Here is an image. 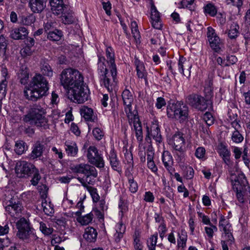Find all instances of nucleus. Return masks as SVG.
Returning <instances> with one entry per match:
<instances>
[{
	"mask_svg": "<svg viewBox=\"0 0 250 250\" xmlns=\"http://www.w3.org/2000/svg\"><path fill=\"white\" fill-rule=\"evenodd\" d=\"M236 192L237 198L240 203H243L247 200V197L246 195L247 190H243L242 191H238Z\"/></svg>",
	"mask_w": 250,
	"mask_h": 250,
	"instance_id": "13d9d810",
	"label": "nucleus"
},
{
	"mask_svg": "<svg viewBox=\"0 0 250 250\" xmlns=\"http://www.w3.org/2000/svg\"><path fill=\"white\" fill-rule=\"evenodd\" d=\"M219 228L221 231H223L227 237V239L230 241H232L233 239L232 234L231 233V227L230 224L227 220L223 218H222L219 221Z\"/></svg>",
	"mask_w": 250,
	"mask_h": 250,
	"instance_id": "4be33fe9",
	"label": "nucleus"
},
{
	"mask_svg": "<svg viewBox=\"0 0 250 250\" xmlns=\"http://www.w3.org/2000/svg\"><path fill=\"white\" fill-rule=\"evenodd\" d=\"M204 12L206 14H208L210 16H215L217 12V9L216 6L212 3H207L204 7Z\"/></svg>",
	"mask_w": 250,
	"mask_h": 250,
	"instance_id": "4c0bfd02",
	"label": "nucleus"
},
{
	"mask_svg": "<svg viewBox=\"0 0 250 250\" xmlns=\"http://www.w3.org/2000/svg\"><path fill=\"white\" fill-rule=\"evenodd\" d=\"M29 32L28 29L23 26L13 28L10 31V37L15 40H24L28 37Z\"/></svg>",
	"mask_w": 250,
	"mask_h": 250,
	"instance_id": "f3484780",
	"label": "nucleus"
},
{
	"mask_svg": "<svg viewBox=\"0 0 250 250\" xmlns=\"http://www.w3.org/2000/svg\"><path fill=\"white\" fill-rule=\"evenodd\" d=\"M65 151L68 156H75L78 153V148L74 142L66 141L65 143Z\"/></svg>",
	"mask_w": 250,
	"mask_h": 250,
	"instance_id": "2f4dec72",
	"label": "nucleus"
},
{
	"mask_svg": "<svg viewBox=\"0 0 250 250\" xmlns=\"http://www.w3.org/2000/svg\"><path fill=\"white\" fill-rule=\"evenodd\" d=\"M233 188L236 191L247 190L249 188L248 186V182L243 173H238L237 175H232L231 176Z\"/></svg>",
	"mask_w": 250,
	"mask_h": 250,
	"instance_id": "f8f14e48",
	"label": "nucleus"
},
{
	"mask_svg": "<svg viewBox=\"0 0 250 250\" xmlns=\"http://www.w3.org/2000/svg\"><path fill=\"white\" fill-rule=\"evenodd\" d=\"M119 208L120 209V213H121V216H123L124 214L128 210V207L126 203L122 200H120L119 203Z\"/></svg>",
	"mask_w": 250,
	"mask_h": 250,
	"instance_id": "bf43d9fd",
	"label": "nucleus"
},
{
	"mask_svg": "<svg viewBox=\"0 0 250 250\" xmlns=\"http://www.w3.org/2000/svg\"><path fill=\"white\" fill-rule=\"evenodd\" d=\"M144 199V200L147 202L152 203L154 201V197L152 192L147 191L145 192Z\"/></svg>",
	"mask_w": 250,
	"mask_h": 250,
	"instance_id": "774afa93",
	"label": "nucleus"
},
{
	"mask_svg": "<svg viewBox=\"0 0 250 250\" xmlns=\"http://www.w3.org/2000/svg\"><path fill=\"white\" fill-rule=\"evenodd\" d=\"M226 2L227 5L236 6L238 9L243 5V0H226Z\"/></svg>",
	"mask_w": 250,
	"mask_h": 250,
	"instance_id": "6e6d98bb",
	"label": "nucleus"
},
{
	"mask_svg": "<svg viewBox=\"0 0 250 250\" xmlns=\"http://www.w3.org/2000/svg\"><path fill=\"white\" fill-rule=\"evenodd\" d=\"M209 226L210 227H206L205 228V230L208 238L211 239L213 237L214 232L217 231V228L213 224Z\"/></svg>",
	"mask_w": 250,
	"mask_h": 250,
	"instance_id": "603ef678",
	"label": "nucleus"
},
{
	"mask_svg": "<svg viewBox=\"0 0 250 250\" xmlns=\"http://www.w3.org/2000/svg\"><path fill=\"white\" fill-rule=\"evenodd\" d=\"M134 247L135 250H142L143 246L139 237L136 236L134 239Z\"/></svg>",
	"mask_w": 250,
	"mask_h": 250,
	"instance_id": "338daca9",
	"label": "nucleus"
},
{
	"mask_svg": "<svg viewBox=\"0 0 250 250\" xmlns=\"http://www.w3.org/2000/svg\"><path fill=\"white\" fill-rule=\"evenodd\" d=\"M47 0H29V6L34 13H40L46 7Z\"/></svg>",
	"mask_w": 250,
	"mask_h": 250,
	"instance_id": "5701e85b",
	"label": "nucleus"
},
{
	"mask_svg": "<svg viewBox=\"0 0 250 250\" xmlns=\"http://www.w3.org/2000/svg\"><path fill=\"white\" fill-rule=\"evenodd\" d=\"M40 229L44 234L46 235L51 234L53 230V228L48 227L45 223L42 222L40 223Z\"/></svg>",
	"mask_w": 250,
	"mask_h": 250,
	"instance_id": "a18cd8bd",
	"label": "nucleus"
},
{
	"mask_svg": "<svg viewBox=\"0 0 250 250\" xmlns=\"http://www.w3.org/2000/svg\"><path fill=\"white\" fill-rule=\"evenodd\" d=\"M194 170L190 167H187L185 170V176L188 179H191L194 176Z\"/></svg>",
	"mask_w": 250,
	"mask_h": 250,
	"instance_id": "69168bd1",
	"label": "nucleus"
},
{
	"mask_svg": "<svg viewBox=\"0 0 250 250\" xmlns=\"http://www.w3.org/2000/svg\"><path fill=\"white\" fill-rule=\"evenodd\" d=\"M185 143L184 134L180 132L173 135L170 140V144L173 146V147L179 152L185 151Z\"/></svg>",
	"mask_w": 250,
	"mask_h": 250,
	"instance_id": "dca6fc26",
	"label": "nucleus"
},
{
	"mask_svg": "<svg viewBox=\"0 0 250 250\" xmlns=\"http://www.w3.org/2000/svg\"><path fill=\"white\" fill-rule=\"evenodd\" d=\"M179 239L178 240V245L179 247L184 248L186 247L187 241V234L185 230L181 229L180 232L178 233Z\"/></svg>",
	"mask_w": 250,
	"mask_h": 250,
	"instance_id": "e433bc0d",
	"label": "nucleus"
},
{
	"mask_svg": "<svg viewBox=\"0 0 250 250\" xmlns=\"http://www.w3.org/2000/svg\"><path fill=\"white\" fill-rule=\"evenodd\" d=\"M217 152L222 158L224 162L227 165H229L230 163V153L227 148V146L223 143L219 144L217 146Z\"/></svg>",
	"mask_w": 250,
	"mask_h": 250,
	"instance_id": "393cba45",
	"label": "nucleus"
},
{
	"mask_svg": "<svg viewBox=\"0 0 250 250\" xmlns=\"http://www.w3.org/2000/svg\"><path fill=\"white\" fill-rule=\"evenodd\" d=\"M128 183L129 184V190L132 193H135L138 190V184L135 182L132 177L128 179Z\"/></svg>",
	"mask_w": 250,
	"mask_h": 250,
	"instance_id": "5fc2aeb1",
	"label": "nucleus"
},
{
	"mask_svg": "<svg viewBox=\"0 0 250 250\" xmlns=\"http://www.w3.org/2000/svg\"><path fill=\"white\" fill-rule=\"evenodd\" d=\"M5 210L11 216L17 218L21 211V205L17 198L13 197L6 203Z\"/></svg>",
	"mask_w": 250,
	"mask_h": 250,
	"instance_id": "ddd939ff",
	"label": "nucleus"
},
{
	"mask_svg": "<svg viewBox=\"0 0 250 250\" xmlns=\"http://www.w3.org/2000/svg\"><path fill=\"white\" fill-rule=\"evenodd\" d=\"M31 48L29 45H25L21 51V55L24 57L31 56L33 52Z\"/></svg>",
	"mask_w": 250,
	"mask_h": 250,
	"instance_id": "4d7b16f0",
	"label": "nucleus"
},
{
	"mask_svg": "<svg viewBox=\"0 0 250 250\" xmlns=\"http://www.w3.org/2000/svg\"><path fill=\"white\" fill-rule=\"evenodd\" d=\"M33 174V177L31 180V184L34 186H37L41 179V176L40 174L39 170L36 167L32 172Z\"/></svg>",
	"mask_w": 250,
	"mask_h": 250,
	"instance_id": "37998d69",
	"label": "nucleus"
},
{
	"mask_svg": "<svg viewBox=\"0 0 250 250\" xmlns=\"http://www.w3.org/2000/svg\"><path fill=\"white\" fill-rule=\"evenodd\" d=\"M167 114L169 117L184 121L188 116V107L180 102L169 104L167 106Z\"/></svg>",
	"mask_w": 250,
	"mask_h": 250,
	"instance_id": "6e6552de",
	"label": "nucleus"
},
{
	"mask_svg": "<svg viewBox=\"0 0 250 250\" xmlns=\"http://www.w3.org/2000/svg\"><path fill=\"white\" fill-rule=\"evenodd\" d=\"M41 72L43 75L48 77L53 75V71L50 66L48 64H43L41 67Z\"/></svg>",
	"mask_w": 250,
	"mask_h": 250,
	"instance_id": "49530a36",
	"label": "nucleus"
},
{
	"mask_svg": "<svg viewBox=\"0 0 250 250\" xmlns=\"http://www.w3.org/2000/svg\"><path fill=\"white\" fill-rule=\"evenodd\" d=\"M60 79L61 85L67 90L77 83H80L83 80V77L77 70L68 68L62 71Z\"/></svg>",
	"mask_w": 250,
	"mask_h": 250,
	"instance_id": "423d86ee",
	"label": "nucleus"
},
{
	"mask_svg": "<svg viewBox=\"0 0 250 250\" xmlns=\"http://www.w3.org/2000/svg\"><path fill=\"white\" fill-rule=\"evenodd\" d=\"M195 0H182L181 2L182 7H186L191 10L192 5H193Z\"/></svg>",
	"mask_w": 250,
	"mask_h": 250,
	"instance_id": "0e129e2a",
	"label": "nucleus"
},
{
	"mask_svg": "<svg viewBox=\"0 0 250 250\" xmlns=\"http://www.w3.org/2000/svg\"><path fill=\"white\" fill-rule=\"evenodd\" d=\"M204 121L208 125H212L214 122V118L212 114L209 112H206L203 116Z\"/></svg>",
	"mask_w": 250,
	"mask_h": 250,
	"instance_id": "8fccbe9b",
	"label": "nucleus"
},
{
	"mask_svg": "<svg viewBox=\"0 0 250 250\" xmlns=\"http://www.w3.org/2000/svg\"><path fill=\"white\" fill-rule=\"evenodd\" d=\"M147 132L148 135L146 139H147V138H150V137H152L157 142L160 143L162 141V136L157 121L152 122L150 131L149 132V129L147 128Z\"/></svg>",
	"mask_w": 250,
	"mask_h": 250,
	"instance_id": "a211bd4d",
	"label": "nucleus"
},
{
	"mask_svg": "<svg viewBox=\"0 0 250 250\" xmlns=\"http://www.w3.org/2000/svg\"><path fill=\"white\" fill-rule=\"evenodd\" d=\"M36 21V17L33 14L20 17V23L25 26H32Z\"/></svg>",
	"mask_w": 250,
	"mask_h": 250,
	"instance_id": "7c9ffc66",
	"label": "nucleus"
},
{
	"mask_svg": "<svg viewBox=\"0 0 250 250\" xmlns=\"http://www.w3.org/2000/svg\"><path fill=\"white\" fill-rule=\"evenodd\" d=\"M178 68L180 73L186 77L190 75L191 64L183 57H180L178 63Z\"/></svg>",
	"mask_w": 250,
	"mask_h": 250,
	"instance_id": "6ab92c4d",
	"label": "nucleus"
},
{
	"mask_svg": "<svg viewBox=\"0 0 250 250\" xmlns=\"http://www.w3.org/2000/svg\"><path fill=\"white\" fill-rule=\"evenodd\" d=\"M87 157L91 164L99 168L104 167V164L103 158L99 154L97 149L94 146H90L88 149Z\"/></svg>",
	"mask_w": 250,
	"mask_h": 250,
	"instance_id": "9b49d317",
	"label": "nucleus"
},
{
	"mask_svg": "<svg viewBox=\"0 0 250 250\" xmlns=\"http://www.w3.org/2000/svg\"><path fill=\"white\" fill-rule=\"evenodd\" d=\"M237 61V58L233 55L228 56L226 58V62L225 63V66H229L231 64H233Z\"/></svg>",
	"mask_w": 250,
	"mask_h": 250,
	"instance_id": "e2e57ef3",
	"label": "nucleus"
},
{
	"mask_svg": "<svg viewBox=\"0 0 250 250\" xmlns=\"http://www.w3.org/2000/svg\"><path fill=\"white\" fill-rule=\"evenodd\" d=\"M81 116L87 121L93 122L95 116L92 108L85 106H82L80 109Z\"/></svg>",
	"mask_w": 250,
	"mask_h": 250,
	"instance_id": "c85d7f7f",
	"label": "nucleus"
},
{
	"mask_svg": "<svg viewBox=\"0 0 250 250\" xmlns=\"http://www.w3.org/2000/svg\"><path fill=\"white\" fill-rule=\"evenodd\" d=\"M207 102L203 97L196 94L189 95L187 98V102L188 104L201 111H204L208 108Z\"/></svg>",
	"mask_w": 250,
	"mask_h": 250,
	"instance_id": "9d476101",
	"label": "nucleus"
},
{
	"mask_svg": "<svg viewBox=\"0 0 250 250\" xmlns=\"http://www.w3.org/2000/svg\"><path fill=\"white\" fill-rule=\"evenodd\" d=\"M42 201V206L43 212L47 215H51L54 212L53 205L50 201H48L46 198L47 197V188L44 185H42L38 188Z\"/></svg>",
	"mask_w": 250,
	"mask_h": 250,
	"instance_id": "4468645a",
	"label": "nucleus"
},
{
	"mask_svg": "<svg viewBox=\"0 0 250 250\" xmlns=\"http://www.w3.org/2000/svg\"><path fill=\"white\" fill-rule=\"evenodd\" d=\"M122 96L129 123L130 125L133 126L132 130L135 133L137 141L141 143L143 139L142 124L137 115V111L132 110L131 104L133 101L132 94L129 90L125 89Z\"/></svg>",
	"mask_w": 250,
	"mask_h": 250,
	"instance_id": "f03ea898",
	"label": "nucleus"
},
{
	"mask_svg": "<svg viewBox=\"0 0 250 250\" xmlns=\"http://www.w3.org/2000/svg\"><path fill=\"white\" fill-rule=\"evenodd\" d=\"M50 4L52 12L57 15L62 13L64 10V4L62 0H50Z\"/></svg>",
	"mask_w": 250,
	"mask_h": 250,
	"instance_id": "bb28decb",
	"label": "nucleus"
},
{
	"mask_svg": "<svg viewBox=\"0 0 250 250\" xmlns=\"http://www.w3.org/2000/svg\"><path fill=\"white\" fill-rule=\"evenodd\" d=\"M25 151V143L22 141H18L16 142L15 151L18 155L22 154Z\"/></svg>",
	"mask_w": 250,
	"mask_h": 250,
	"instance_id": "79ce46f5",
	"label": "nucleus"
},
{
	"mask_svg": "<svg viewBox=\"0 0 250 250\" xmlns=\"http://www.w3.org/2000/svg\"><path fill=\"white\" fill-rule=\"evenodd\" d=\"M18 231L21 230H27L31 229L29 227L28 222L24 218H21L16 223Z\"/></svg>",
	"mask_w": 250,
	"mask_h": 250,
	"instance_id": "a19ab883",
	"label": "nucleus"
},
{
	"mask_svg": "<svg viewBox=\"0 0 250 250\" xmlns=\"http://www.w3.org/2000/svg\"><path fill=\"white\" fill-rule=\"evenodd\" d=\"M17 236L20 239L27 243L36 241L38 238L31 229L18 231Z\"/></svg>",
	"mask_w": 250,
	"mask_h": 250,
	"instance_id": "412c9836",
	"label": "nucleus"
},
{
	"mask_svg": "<svg viewBox=\"0 0 250 250\" xmlns=\"http://www.w3.org/2000/svg\"><path fill=\"white\" fill-rule=\"evenodd\" d=\"M243 137L239 131H233L231 135L232 141L235 143H241L243 140Z\"/></svg>",
	"mask_w": 250,
	"mask_h": 250,
	"instance_id": "09e8293b",
	"label": "nucleus"
},
{
	"mask_svg": "<svg viewBox=\"0 0 250 250\" xmlns=\"http://www.w3.org/2000/svg\"><path fill=\"white\" fill-rule=\"evenodd\" d=\"M71 170L75 173L83 174L85 178L78 177L77 179L82 185L87 188L88 184L93 185L94 179L97 176V171L95 167L88 164H81L71 167Z\"/></svg>",
	"mask_w": 250,
	"mask_h": 250,
	"instance_id": "39448f33",
	"label": "nucleus"
},
{
	"mask_svg": "<svg viewBox=\"0 0 250 250\" xmlns=\"http://www.w3.org/2000/svg\"><path fill=\"white\" fill-rule=\"evenodd\" d=\"M207 29V35L210 47L215 52L220 53L224 48V44L222 41L215 33L213 28L208 27Z\"/></svg>",
	"mask_w": 250,
	"mask_h": 250,
	"instance_id": "1a4fd4ad",
	"label": "nucleus"
},
{
	"mask_svg": "<svg viewBox=\"0 0 250 250\" xmlns=\"http://www.w3.org/2000/svg\"><path fill=\"white\" fill-rule=\"evenodd\" d=\"M49 85L46 79L40 74H36L24 89L26 99L33 101L46 96L48 94Z\"/></svg>",
	"mask_w": 250,
	"mask_h": 250,
	"instance_id": "7ed1b4c3",
	"label": "nucleus"
},
{
	"mask_svg": "<svg viewBox=\"0 0 250 250\" xmlns=\"http://www.w3.org/2000/svg\"><path fill=\"white\" fill-rule=\"evenodd\" d=\"M62 36V32L61 30L55 29L48 32L47 38L52 41H58L61 40Z\"/></svg>",
	"mask_w": 250,
	"mask_h": 250,
	"instance_id": "c9c22d12",
	"label": "nucleus"
},
{
	"mask_svg": "<svg viewBox=\"0 0 250 250\" xmlns=\"http://www.w3.org/2000/svg\"><path fill=\"white\" fill-rule=\"evenodd\" d=\"M116 233L114 234L116 242H119L123 238L125 231V227L122 223L117 224L115 227Z\"/></svg>",
	"mask_w": 250,
	"mask_h": 250,
	"instance_id": "72a5a7b5",
	"label": "nucleus"
},
{
	"mask_svg": "<svg viewBox=\"0 0 250 250\" xmlns=\"http://www.w3.org/2000/svg\"><path fill=\"white\" fill-rule=\"evenodd\" d=\"M93 134L94 137L98 140L102 139L104 135L103 131L100 128L98 127L95 128L93 129Z\"/></svg>",
	"mask_w": 250,
	"mask_h": 250,
	"instance_id": "680f3d73",
	"label": "nucleus"
},
{
	"mask_svg": "<svg viewBox=\"0 0 250 250\" xmlns=\"http://www.w3.org/2000/svg\"><path fill=\"white\" fill-rule=\"evenodd\" d=\"M45 110L40 105H35L29 110L25 116L24 121L31 125L46 129L49 127L47 119L43 116Z\"/></svg>",
	"mask_w": 250,
	"mask_h": 250,
	"instance_id": "20e7f679",
	"label": "nucleus"
},
{
	"mask_svg": "<svg viewBox=\"0 0 250 250\" xmlns=\"http://www.w3.org/2000/svg\"><path fill=\"white\" fill-rule=\"evenodd\" d=\"M239 26L237 23L233 22L228 31V36L230 39H235L239 35Z\"/></svg>",
	"mask_w": 250,
	"mask_h": 250,
	"instance_id": "f704fd0d",
	"label": "nucleus"
},
{
	"mask_svg": "<svg viewBox=\"0 0 250 250\" xmlns=\"http://www.w3.org/2000/svg\"><path fill=\"white\" fill-rule=\"evenodd\" d=\"M107 60L103 57H99L98 72L102 84L111 92L117 83V68L115 63V57L113 49L107 47L105 51Z\"/></svg>",
	"mask_w": 250,
	"mask_h": 250,
	"instance_id": "f257e3e1",
	"label": "nucleus"
},
{
	"mask_svg": "<svg viewBox=\"0 0 250 250\" xmlns=\"http://www.w3.org/2000/svg\"><path fill=\"white\" fill-rule=\"evenodd\" d=\"M158 235L157 233L152 235L147 241V245L149 250H155V246L157 244Z\"/></svg>",
	"mask_w": 250,
	"mask_h": 250,
	"instance_id": "c03bdc74",
	"label": "nucleus"
},
{
	"mask_svg": "<svg viewBox=\"0 0 250 250\" xmlns=\"http://www.w3.org/2000/svg\"><path fill=\"white\" fill-rule=\"evenodd\" d=\"M62 20L65 24H70L72 23L75 20L74 16L72 14H65L62 12Z\"/></svg>",
	"mask_w": 250,
	"mask_h": 250,
	"instance_id": "3c124183",
	"label": "nucleus"
},
{
	"mask_svg": "<svg viewBox=\"0 0 250 250\" xmlns=\"http://www.w3.org/2000/svg\"><path fill=\"white\" fill-rule=\"evenodd\" d=\"M135 64L138 77L140 79H144L146 85H148L147 73L145 69L144 64L138 60H135Z\"/></svg>",
	"mask_w": 250,
	"mask_h": 250,
	"instance_id": "b1692460",
	"label": "nucleus"
},
{
	"mask_svg": "<svg viewBox=\"0 0 250 250\" xmlns=\"http://www.w3.org/2000/svg\"><path fill=\"white\" fill-rule=\"evenodd\" d=\"M109 159L112 168L118 172L121 171V165L117 155L114 150H111L109 154Z\"/></svg>",
	"mask_w": 250,
	"mask_h": 250,
	"instance_id": "c756f323",
	"label": "nucleus"
},
{
	"mask_svg": "<svg viewBox=\"0 0 250 250\" xmlns=\"http://www.w3.org/2000/svg\"><path fill=\"white\" fill-rule=\"evenodd\" d=\"M98 233L96 229L92 227H88L85 229L83 237L89 242H94L96 240Z\"/></svg>",
	"mask_w": 250,
	"mask_h": 250,
	"instance_id": "cd10ccee",
	"label": "nucleus"
},
{
	"mask_svg": "<svg viewBox=\"0 0 250 250\" xmlns=\"http://www.w3.org/2000/svg\"><path fill=\"white\" fill-rule=\"evenodd\" d=\"M130 27L133 37L137 43L139 41L141 36L138 29V25L136 22L135 21H131L130 23Z\"/></svg>",
	"mask_w": 250,
	"mask_h": 250,
	"instance_id": "58836bf2",
	"label": "nucleus"
},
{
	"mask_svg": "<svg viewBox=\"0 0 250 250\" xmlns=\"http://www.w3.org/2000/svg\"><path fill=\"white\" fill-rule=\"evenodd\" d=\"M36 167L31 163L24 161H19L16 167V172L19 177L29 176L31 174Z\"/></svg>",
	"mask_w": 250,
	"mask_h": 250,
	"instance_id": "2eb2a0df",
	"label": "nucleus"
},
{
	"mask_svg": "<svg viewBox=\"0 0 250 250\" xmlns=\"http://www.w3.org/2000/svg\"><path fill=\"white\" fill-rule=\"evenodd\" d=\"M44 149V145L39 141L37 142L34 145L32 151L29 155L30 159L34 160L41 157Z\"/></svg>",
	"mask_w": 250,
	"mask_h": 250,
	"instance_id": "a878e982",
	"label": "nucleus"
},
{
	"mask_svg": "<svg viewBox=\"0 0 250 250\" xmlns=\"http://www.w3.org/2000/svg\"><path fill=\"white\" fill-rule=\"evenodd\" d=\"M20 82L21 84H25L27 83L29 78V74L26 70H22L19 75Z\"/></svg>",
	"mask_w": 250,
	"mask_h": 250,
	"instance_id": "864d4df0",
	"label": "nucleus"
},
{
	"mask_svg": "<svg viewBox=\"0 0 250 250\" xmlns=\"http://www.w3.org/2000/svg\"><path fill=\"white\" fill-rule=\"evenodd\" d=\"M162 161L165 167L169 170L173 165V160L172 157L168 151H164L162 155Z\"/></svg>",
	"mask_w": 250,
	"mask_h": 250,
	"instance_id": "473e14b6",
	"label": "nucleus"
},
{
	"mask_svg": "<svg viewBox=\"0 0 250 250\" xmlns=\"http://www.w3.org/2000/svg\"><path fill=\"white\" fill-rule=\"evenodd\" d=\"M94 215L92 212L87 214L86 215L79 217L77 219L78 221L82 225H86L91 222Z\"/></svg>",
	"mask_w": 250,
	"mask_h": 250,
	"instance_id": "ea45409f",
	"label": "nucleus"
},
{
	"mask_svg": "<svg viewBox=\"0 0 250 250\" xmlns=\"http://www.w3.org/2000/svg\"><path fill=\"white\" fill-rule=\"evenodd\" d=\"M87 190L89 192L90 195L92 198L93 201L94 202H97L99 201L100 196L97 193L96 188L92 187H87Z\"/></svg>",
	"mask_w": 250,
	"mask_h": 250,
	"instance_id": "de8ad7c7",
	"label": "nucleus"
},
{
	"mask_svg": "<svg viewBox=\"0 0 250 250\" xmlns=\"http://www.w3.org/2000/svg\"><path fill=\"white\" fill-rule=\"evenodd\" d=\"M68 89L69 98L78 104H82L88 100L89 97V89L84 83L83 80L80 83H77Z\"/></svg>",
	"mask_w": 250,
	"mask_h": 250,
	"instance_id": "0eeeda50",
	"label": "nucleus"
},
{
	"mask_svg": "<svg viewBox=\"0 0 250 250\" xmlns=\"http://www.w3.org/2000/svg\"><path fill=\"white\" fill-rule=\"evenodd\" d=\"M150 11L151 22L152 26L155 29H161L162 23L160 20V14L153 3H151Z\"/></svg>",
	"mask_w": 250,
	"mask_h": 250,
	"instance_id": "aec40b11",
	"label": "nucleus"
},
{
	"mask_svg": "<svg viewBox=\"0 0 250 250\" xmlns=\"http://www.w3.org/2000/svg\"><path fill=\"white\" fill-rule=\"evenodd\" d=\"M206 150L203 147H198L195 153L196 157L199 159H202L205 157Z\"/></svg>",
	"mask_w": 250,
	"mask_h": 250,
	"instance_id": "052dcab7",
	"label": "nucleus"
}]
</instances>
